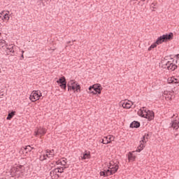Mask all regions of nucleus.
<instances>
[{
	"label": "nucleus",
	"instance_id": "nucleus-4",
	"mask_svg": "<svg viewBox=\"0 0 179 179\" xmlns=\"http://www.w3.org/2000/svg\"><path fill=\"white\" fill-rule=\"evenodd\" d=\"M55 156V151L54 150H46L45 152H43L40 156L41 162H44V160H47V157L48 159H51Z\"/></svg>",
	"mask_w": 179,
	"mask_h": 179
},
{
	"label": "nucleus",
	"instance_id": "nucleus-22",
	"mask_svg": "<svg viewBox=\"0 0 179 179\" xmlns=\"http://www.w3.org/2000/svg\"><path fill=\"white\" fill-rule=\"evenodd\" d=\"M4 51L6 52V53L8 54V55H9L10 54H14L15 53V50H13V45H6V50H4Z\"/></svg>",
	"mask_w": 179,
	"mask_h": 179
},
{
	"label": "nucleus",
	"instance_id": "nucleus-20",
	"mask_svg": "<svg viewBox=\"0 0 179 179\" xmlns=\"http://www.w3.org/2000/svg\"><path fill=\"white\" fill-rule=\"evenodd\" d=\"M128 160L130 162H135L136 159V155H135V151L129 152L127 154Z\"/></svg>",
	"mask_w": 179,
	"mask_h": 179
},
{
	"label": "nucleus",
	"instance_id": "nucleus-27",
	"mask_svg": "<svg viewBox=\"0 0 179 179\" xmlns=\"http://www.w3.org/2000/svg\"><path fill=\"white\" fill-rule=\"evenodd\" d=\"M15 114H16L15 111H13L11 113H8L6 120H10V119L13 118V117H15Z\"/></svg>",
	"mask_w": 179,
	"mask_h": 179
},
{
	"label": "nucleus",
	"instance_id": "nucleus-21",
	"mask_svg": "<svg viewBox=\"0 0 179 179\" xmlns=\"http://www.w3.org/2000/svg\"><path fill=\"white\" fill-rule=\"evenodd\" d=\"M169 83H174L175 85H178L179 86V76L178 77H170L168 78Z\"/></svg>",
	"mask_w": 179,
	"mask_h": 179
},
{
	"label": "nucleus",
	"instance_id": "nucleus-3",
	"mask_svg": "<svg viewBox=\"0 0 179 179\" xmlns=\"http://www.w3.org/2000/svg\"><path fill=\"white\" fill-rule=\"evenodd\" d=\"M119 163L117 161H111L108 165V172L109 173V176H113V174H115L117 171H118V169L120 166H118Z\"/></svg>",
	"mask_w": 179,
	"mask_h": 179
},
{
	"label": "nucleus",
	"instance_id": "nucleus-11",
	"mask_svg": "<svg viewBox=\"0 0 179 179\" xmlns=\"http://www.w3.org/2000/svg\"><path fill=\"white\" fill-rule=\"evenodd\" d=\"M120 106L122 107L123 108H126L127 110H129V108H131L132 106H134V102L128 100L122 101L120 102Z\"/></svg>",
	"mask_w": 179,
	"mask_h": 179
},
{
	"label": "nucleus",
	"instance_id": "nucleus-6",
	"mask_svg": "<svg viewBox=\"0 0 179 179\" xmlns=\"http://www.w3.org/2000/svg\"><path fill=\"white\" fill-rule=\"evenodd\" d=\"M173 36V33L163 35L159 37L155 43L157 44V45H160V44H162L163 43H164V41H167V40H172Z\"/></svg>",
	"mask_w": 179,
	"mask_h": 179
},
{
	"label": "nucleus",
	"instance_id": "nucleus-31",
	"mask_svg": "<svg viewBox=\"0 0 179 179\" xmlns=\"http://www.w3.org/2000/svg\"><path fill=\"white\" fill-rule=\"evenodd\" d=\"M152 5H153V7L155 8V6H156V3H152Z\"/></svg>",
	"mask_w": 179,
	"mask_h": 179
},
{
	"label": "nucleus",
	"instance_id": "nucleus-12",
	"mask_svg": "<svg viewBox=\"0 0 179 179\" xmlns=\"http://www.w3.org/2000/svg\"><path fill=\"white\" fill-rule=\"evenodd\" d=\"M58 173H64V168H56L50 171V176L54 177V178H58L59 176Z\"/></svg>",
	"mask_w": 179,
	"mask_h": 179
},
{
	"label": "nucleus",
	"instance_id": "nucleus-14",
	"mask_svg": "<svg viewBox=\"0 0 179 179\" xmlns=\"http://www.w3.org/2000/svg\"><path fill=\"white\" fill-rule=\"evenodd\" d=\"M57 83L61 87V89H64V90H66V80L65 77H62L57 80Z\"/></svg>",
	"mask_w": 179,
	"mask_h": 179
},
{
	"label": "nucleus",
	"instance_id": "nucleus-26",
	"mask_svg": "<svg viewBox=\"0 0 179 179\" xmlns=\"http://www.w3.org/2000/svg\"><path fill=\"white\" fill-rule=\"evenodd\" d=\"M101 177H108L110 176V173L108 170H104L103 171H101L99 173Z\"/></svg>",
	"mask_w": 179,
	"mask_h": 179
},
{
	"label": "nucleus",
	"instance_id": "nucleus-2",
	"mask_svg": "<svg viewBox=\"0 0 179 179\" xmlns=\"http://www.w3.org/2000/svg\"><path fill=\"white\" fill-rule=\"evenodd\" d=\"M67 87L68 90H73L74 93H80V85L73 80L68 83Z\"/></svg>",
	"mask_w": 179,
	"mask_h": 179
},
{
	"label": "nucleus",
	"instance_id": "nucleus-28",
	"mask_svg": "<svg viewBox=\"0 0 179 179\" xmlns=\"http://www.w3.org/2000/svg\"><path fill=\"white\" fill-rule=\"evenodd\" d=\"M88 93L91 94H96V92H94V88L93 87V85L92 86H90L88 89Z\"/></svg>",
	"mask_w": 179,
	"mask_h": 179
},
{
	"label": "nucleus",
	"instance_id": "nucleus-8",
	"mask_svg": "<svg viewBox=\"0 0 179 179\" xmlns=\"http://www.w3.org/2000/svg\"><path fill=\"white\" fill-rule=\"evenodd\" d=\"M45 134H47V129L43 127H37L34 132V136H40V138L44 136Z\"/></svg>",
	"mask_w": 179,
	"mask_h": 179
},
{
	"label": "nucleus",
	"instance_id": "nucleus-7",
	"mask_svg": "<svg viewBox=\"0 0 179 179\" xmlns=\"http://www.w3.org/2000/svg\"><path fill=\"white\" fill-rule=\"evenodd\" d=\"M41 96L43 94L40 90L33 91L29 96V100L32 102L37 101V100H40Z\"/></svg>",
	"mask_w": 179,
	"mask_h": 179
},
{
	"label": "nucleus",
	"instance_id": "nucleus-19",
	"mask_svg": "<svg viewBox=\"0 0 179 179\" xmlns=\"http://www.w3.org/2000/svg\"><path fill=\"white\" fill-rule=\"evenodd\" d=\"M94 93L96 94H101V90H103V87L100 84H95L93 85Z\"/></svg>",
	"mask_w": 179,
	"mask_h": 179
},
{
	"label": "nucleus",
	"instance_id": "nucleus-25",
	"mask_svg": "<svg viewBox=\"0 0 179 179\" xmlns=\"http://www.w3.org/2000/svg\"><path fill=\"white\" fill-rule=\"evenodd\" d=\"M141 127V123L139 122L134 121L130 124V128H139Z\"/></svg>",
	"mask_w": 179,
	"mask_h": 179
},
{
	"label": "nucleus",
	"instance_id": "nucleus-33",
	"mask_svg": "<svg viewBox=\"0 0 179 179\" xmlns=\"http://www.w3.org/2000/svg\"><path fill=\"white\" fill-rule=\"evenodd\" d=\"M24 54V50H22V55Z\"/></svg>",
	"mask_w": 179,
	"mask_h": 179
},
{
	"label": "nucleus",
	"instance_id": "nucleus-34",
	"mask_svg": "<svg viewBox=\"0 0 179 179\" xmlns=\"http://www.w3.org/2000/svg\"><path fill=\"white\" fill-rule=\"evenodd\" d=\"M3 96V94L0 95V99H2Z\"/></svg>",
	"mask_w": 179,
	"mask_h": 179
},
{
	"label": "nucleus",
	"instance_id": "nucleus-24",
	"mask_svg": "<svg viewBox=\"0 0 179 179\" xmlns=\"http://www.w3.org/2000/svg\"><path fill=\"white\" fill-rule=\"evenodd\" d=\"M8 43H6V41L5 40H0V50L1 51H5L6 50V45Z\"/></svg>",
	"mask_w": 179,
	"mask_h": 179
},
{
	"label": "nucleus",
	"instance_id": "nucleus-9",
	"mask_svg": "<svg viewBox=\"0 0 179 179\" xmlns=\"http://www.w3.org/2000/svg\"><path fill=\"white\" fill-rule=\"evenodd\" d=\"M170 125L173 129L177 131L179 128V117H172Z\"/></svg>",
	"mask_w": 179,
	"mask_h": 179
},
{
	"label": "nucleus",
	"instance_id": "nucleus-23",
	"mask_svg": "<svg viewBox=\"0 0 179 179\" xmlns=\"http://www.w3.org/2000/svg\"><path fill=\"white\" fill-rule=\"evenodd\" d=\"M57 166H65L66 164V158H62L56 162H54Z\"/></svg>",
	"mask_w": 179,
	"mask_h": 179
},
{
	"label": "nucleus",
	"instance_id": "nucleus-16",
	"mask_svg": "<svg viewBox=\"0 0 179 179\" xmlns=\"http://www.w3.org/2000/svg\"><path fill=\"white\" fill-rule=\"evenodd\" d=\"M166 65L169 71H176L177 68V65H176V63L174 62V60L173 59L167 62Z\"/></svg>",
	"mask_w": 179,
	"mask_h": 179
},
{
	"label": "nucleus",
	"instance_id": "nucleus-29",
	"mask_svg": "<svg viewBox=\"0 0 179 179\" xmlns=\"http://www.w3.org/2000/svg\"><path fill=\"white\" fill-rule=\"evenodd\" d=\"M156 47H157V44L155 43H152L148 49V51H152V50H153V48H156Z\"/></svg>",
	"mask_w": 179,
	"mask_h": 179
},
{
	"label": "nucleus",
	"instance_id": "nucleus-36",
	"mask_svg": "<svg viewBox=\"0 0 179 179\" xmlns=\"http://www.w3.org/2000/svg\"><path fill=\"white\" fill-rule=\"evenodd\" d=\"M178 57H179V55H178Z\"/></svg>",
	"mask_w": 179,
	"mask_h": 179
},
{
	"label": "nucleus",
	"instance_id": "nucleus-1",
	"mask_svg": "<svg viewBox=\"0 0 179 179\" xmlns=\"http://www.w3.org/2000/svg\"><path fill=\"white\" fill-rule=\"evenodd\" d=\"M138 115L143 117V118H146L148 121H152V120L155 119V113L146 108H142L138 110Z\"/></svg>",
	"mask_w": 179,
	"mask_h": 179
},
{
	"label": "nucleus",
	"instance_id": "nucleus-37",
	"mask_svg": "<svg viewBox=\"0 0 179 179\" xmlns=\"http://www.w3.org/2000/svg\"><path fill=\"white\" fill-rule=\"evenodd\" d=\"M0 36H1V32H0Z\"/></svg>",
	"mask_w": 179,
	"mask_h": 179
},
{
	"label": "nucleus",
	"instance_id": "nucleus-5",
	"mask_svg": "<svg viewBox=\"0 0 179 179\" xmlns=\"http://www.w3.org/2000/svg\"><path fill=\"white\" fill-rule=\"evenodd\" d=\"M24 173V166L20 165L11 169V176H17L20 177Z\"/></svg>",
	"mask_w": 179,
	"mask_h": 179
},
{
	"label": "nucleus",
	"instance_id": "nucleus-30",
	"mask_svg": "<svg viewBox=\"0 0 179 179\" xmlns=\"http://www.w3.org/2000/svg\"><path fill=\"white\" fill-rule=\"evenodd\" d=\"M90 154L85 153L83 155L82 159H83V160H86V159H90Z\"/></svg>",
	"mask_w": 179,
	"mask_h": 179
},
{
	"label": "nucleus",
	"instance_id": "nucleus-15",
	"mask_svg": "<svg viewBox=\"0 0 179 179\" xmlns=\"http://www.w3.org/2000/svg\"><path fill=\"white\" fill-rule=\"evenodd\" d=\"M33 150V148L30 145H27L26 147H22L20 150V153L24 156H29L30 152Z\"/></svg>",
	"mask_w": 179,
	"mask_h": 179
},
{
	"label": "nucleus",
	"instance_id": "nucleus-35",
	"mask_svg": "<svg viewBox=\"0 0 179 179\" xmlns=\"http://www.w3.org/2000/svg\"><path fill=\"white\" fill-rule=\"evenodd\" d=\"M67 44H71V41L67 42Z\"/></svg>",
	"mask_w": 179,
	"mask_h": 179
},
{
	"label": "nucleus",
	"instance_id": "nucleus-17",
	"mask_svg": "<svg viewBox=\"0 0 179 179\" xmlns=\"http://www.w3.org/2000/svg\"><path fill=\"white\" fill-rule=\"evenodd\" d=\"M164 97L166 100L170 101V100H173V97H174V92L171 91H164Z\"/></svg>",
	"mask_w": 179,
	"mask_h": 179
},
{
	"label": "nucleus",
	"instance_id": "nucleus-32",
	"mask_svg": "<svg viewBox=\"0 0 179 179\" xmlns=\"http://www.w3.org/2000/svg\"><path fill=\"white\" fill-rule=\"evenodd\" d=\"M21 59H24V56L23 55H21Z\"/></svg>",
	"mask_w": 179,
	"mask_h": 179
},
{
	"label": "nucleus",
	"instance_id": "nucleus-10",
	"mask_svg": "<svg viewBox=\"0 0 179 179\" xmlns=\"http://www.w3.org/2000/svg\"><path fill=\"white\" fill-rule=\"evenodd\" d=\"M148 134L145 135L143 138L142 140L140 141V145L137 148V150H136V152H142V150H143V149L145 148V144L146 143V142H148Z\"/></svg>",
	"mask_w": 179,
	"mask_h": 179
},
{
	"label": "nucleus",
	"instance_id": "nucleus-18",
	"mask_svg": "<svg viewBox=\"0 0 179 179\" xmlns=\"http://www.w3.org/2000/svg\"><path fill=\"white\" fill-rule=\"evenodd\" d=\"M114 139H115V138L113 136L109 135L108 136L104 137L102 139L101 143H103L104 145H107L108 143H111V142H113Z\"/></svg>",
	"mask_w": 179,
	"mask_h": 179
},
{
	"label": "nucleus",
	"instance_id": "nucleus-13",
	"mask_svg": "<svg viewBox=\"0 0 179 179\" xmlns=\"http://www.w3.org/2000/svg\"><path fill=\"white\" fill-rule=\"evenodd\" d=\"M10 13L9 11H2L0 13V18L3 20V22H9L10 19Z\"/></svg>",
	"mask_w": 179,
	"mask_h": 179
}]
</instances>
